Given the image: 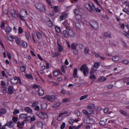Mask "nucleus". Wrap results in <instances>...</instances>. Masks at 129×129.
Segmentation results:
<instances>
[{"instance_id": "nucleus-31", "label": "nucleus", "mask_w": 129, "mask_h": 129, "mask_svg": "<svg viewBox=\"0 0 129 129\" xmlns=\"http://www.w3.org/2000/svg\"><path fill=\"white\" fill-rule=\"evenodd\" d=\"M26 66L24 65L21 66L20 67V70L22 72L25 73L26 72Z\"/></svg>"}, {"instance_id": "nucleus-56", "label": "nucleus", "mask_w": 129, "mask_h": 129, "mask_svg": "<svg viewBox=\"0 0 129 129\" xmlns=\"http://www.w3.org/2000/svg\"><path fill=\"white\" fill-rule=\"evenodd\" d=\"M89 111V114H94V112L93 110V109H87Z\"/></svg>"}, {"instance_id": "nucleus-25", "label": "nucleus", "mask_w": 129, "mask_h": 129, "mask_svg": "<svg viewBox=\"0 0 129 129\" xmlns=\"http://www.w3.org/2000/svg\"><path fill=\"white\" fill-rule=\"evenodd\" d=\"M104 36L106 37L110 38L111 37V33L109 31L105 32L104 33Z\"/></svg>"}, {"instance_id": "nucleus-42", "label": "nucleus", "mask_w": 129, "mask_h": 129, "mask_svg": "<svg viewBox=\"0 0 129 129\" xmlns=\"http://www.w3.org/2000/svg\"><path fill=\"white\" fill-rule=\"evenodd\" d=\"M25 36L26 38V39L27 40H28L29 39V37H30V33L28 32L26 33Z\"/></svg>"}, {"instance_id": "nucleus-17", "label": "nucleus", "mask_w": 129, "mask_h": 129, "mask_svg": "<svg viewBox=\"0 0 129 129\" xmlns=\"http://www.w3.org/2000/svg\"><path fill=\"white\" fill-rule=\"evenodd\" d=\"M53 73V75L55 76H58L59 74L62 75L60 71L59 70H56L54 71Z\"/></svg>"}, {"instance_id": "nucleus-34", "label": "nucleus", "mask_w": 129, "mask_h": 129, "mask_svg": "<svg viewBox=\"0 0 129 129\" xmlns=\"http://www.w3.org/2000/svg\"><path fill=\"white\" fill-rule=\"evenodd\" d=\"M6 113V111L5 109H3L0 111V115L5 114Z\"/></svg>"}, {"instance_id": "nucleus-11", "label": "nucleus", "mask_w": 129, "mask_h": 129, "mask_svg": "<svg viewBox=\"0 0 129 129\" xmlns=\"http://www.w3.org/2000/svg\"><path fill=\"white\" fill-rule=\"evenodd\" d=\"M45 21L48 26L50 27H52L53 26V23L48 17H46L45 18Z\"/></svg>"}, {"instance_id": "nucleus-7", "label": "nucleus", "mask_w": 129, "mask_h": 129, "mask_svg": "<svg viewBox=\"0 0 129 129\" xmlns=\"http://www.w3.org/2000/svg\"><path fill=\"white\" fill-rule=\"evenodd\" d=\"M26 114H20L19 116V118L24 120V121H28L29 120L30 117L27 116Z\"/></svg>"}, {"instance_id": "nucleus-52", "label": "nucleus", "mask_w": 129, "mask_h": 129, "mask_svg": "<svg viewBox=\"0 0 129 129\" xmlns=\"http://www.w3.org/2000/svg\"><path fill=\"white\" fill-rule=\"evenodd\" d=\"M54 9L55 11L56 12H59L58 8L57 6H55L54 7Z\"/></svg>"}, {"instance_id": "nucleus-49", "label": "nucleus", "mask_w": 129, "mask_h": 129, "mask_svg": "<svg viewBox=\"0 0 129 129\" xmlns=\"http://www.w3.org/2000/svg\"><path fill=\"white\" fill-rule=\"evenodd\" d=\"M123 12H125L127 14L129 15V10L126 9L124 8L123 10Z\"/></svg>"}, {"instance_id": "nucleus-60", "label": "nucleus", "mask_w": 129, "mask_h": 129, "mask_svg": "<svg viewBox=\"0 0 129 129\" xmlns=\"http://www.w3.org/2000/svg\"><path fill=\"white\" fill-rule=\"evenodd\" d=\"M2 92L4 93H6V92L7 88L4 87L2 88Z\"/></svg>"}, {"instance_id": "nucleus-38", "label": "nucleus", "mask_w": 129, "mask_h": 129, "mask_svg": "<svg viewBox=\"0 0 129 129\" xmlns=\"http://www.w3.org/2000/svg\"><path fill=\"white\" fill-rule=\"evenodd\" d=\"M69 24L70 23L68 22L67 21V20H65L64 21V22L63 23V24L64 26L66 27V28L67 27H68L67 26H68Z\"/></svg>"}, {"instance_id": "nucleus-48", "label": "nucleus", "mask_w": 129, "mask_h": 129, "mask_svg": "<svg viewBox=\"0 0 129 129\" xmlns=\"http://www.w3.org/2000/svg\"><path fill=\"white\" fill-rule=\"evenodd\" d=\"M19 111L18 110L15 109L13 112V114L14 115H16L17 114H18L19 113Z\"/></svg>"}, {"instance_id": "nucleus-39", "label": "nucleus", "mask_w": 129, "mask_h": 129, "mask_svg": "<svg viewBox=\"0 0 129 129\" xmlns=\"http://www.w3.org/2000/svg\"><path fill=\"white\" fill-rule=\"evenodd\" d=\"M37 124L38 127H42L43 124L42 122L38 121L37 122Z\"/></svg>"}, {"instance_id": "nucleus-26", "label": "nucleus", "mask_w": 129, "mask_h": 129, "mask_svg": "<svg viewBox=\"0 0 129 129\" xmlns=\"http://www.w3.org/2000/svg\"><path fill=\"white\" fill-rule=\"evenodd\" d=\"M12 29L9 26H7L6 28L5 31L7 34H8L11 31Z\"/></svg>"}, {"instance_id": "nucleus-6", "label": "nucleus", "mask_w": 129, "mask_h": 129, "mask_svg": "<svg viewBox=\"0 0 129 129\" xmlns=\"http://www.w3.org/2000/svg\"><path fill=\"white\" fill-rule=\"evenodd\" d=\"M81 71H83L85 76L87 75L88 73V69L85 64L83 65L80 69Z\"/></svg>"}, {"instance_id": "nucleus-64", "label": "nucleus", "mask_w": 129, "mask_h": 129, "mask_svg": "<svg viewBox=\"0 0 129 129\" xmlns=\"http://www.w3.org/2000/svg\"><path fill=\"white\" fill-rule=\"evenodd\" d=\"M36 117L35 116H33L31 117H30V119L31 121H34L36 120Z\"/></svg>"}, {"instance_id": "nucleus-50", "label": "nucleus", "mask_w": 129, "mask_h": 129, "mask_svg": "<svg viewBox=\"0 0 129 129\" xmlns=\"http://www.w3.org/2000/svg\"><path fill=\"white\" fill-rule=\"evenodd\" d=\"M15 39L16 42L17 44H19L20 43V41L18 37H15Z\"/></svg>"}, {"instance_id": "nucleus-3", "label": "nucleus", "mask_w": 129, "mask_h": 129, "mask_svg": "<svg viewBox=\"0 0 129 129\" xmlns=\"http://www.w3.org/2000/svg\"><path fill=\"white\" fill-rule=\"evenodd\" d=\"M85 6L87 9L91 12H94L95 7L93 4L91 2L86 3L85 4Z\"/></svg>"}, {"instance_id": "nucleus-46", "label": "nucleus", "mask_w": 129, "mask_h": 129, "mask_svg": "<svg viewBox=\"0 0 129 129\" xmlns=\"http://www.w3.org/2000/svg\"><path fill=\"white\" fill-rule=\"evenodd\" d=\"M56 119L53 118L52 121L51 122L52 125L54 126H55L56 124Z\"/></svg>"}, {"instance_id": "nucleus-58", "label": "nucleus", "mask_w": 129, "mask_h": 129, "mask_svg": "<svg viewBox=\"0 0 129 129\" xmlns=\"http://www.w3.org/2000/svg\"><path fill=\"white\" fill-rule=\"evenodd\" d=\"M75 26L76 27L78 28H80L81 27V25L79 22H77L75 24Z\"/></svg>"}, {"instance_id": "nucleus-27", "label": "nucleus", "mask_w": 129, "mask_h": 129, "mask_svg": "<svg viewBox=\"0 0 129 129\" xmlns=\"http://www.w3.org/2000/svg\"><path fill=\"white\" fill-rule=\"evenodd\" d=\"M67 112L66 113H60L59 115V116L57 118V120H61L63 119V117L62 115L65 113H67Z\"/></svg>"}, {"instance_id": "nucleus-36", "label": "nucleus", "mask_w": 129, "mask_h": 129, "mask_svg": "<svg viewBox=\"0 0 129 129\" xmlns=\"http://www.w3.org/2000/svg\"><path fill=\"white\" fill-rule=\"evenodd\" d=\"M0 26L3 29H5V23L4 21H2L1 23Z\"/></svg>"}, {"instance_id": "nucleus-57", "label": "nucleus", "mask_w": 129, "mask_h": 129, "mask_svg": "<svg viewBox=\"0 0 129 129\" xmlns=\"http://www.w3.org/2000/svg\"><path fill=\"white\" fill-rule=\"evenodd\" d=\"M122 62H123V63L125 64H127L129 63V61H128L127 60L125 59L122 61Z\"/></svg>"}, {"instance_id": "nucleus-47", "label": "nucleus", "mask_w": 129, "mask_h": 129, "mask_svg": "<svg viewBox=\"0 0 129 129\" xmlns=\"http://www.w3.org/2000/svg\"><path fill=\"white\" fill-rule=\"evenodd\" d=\"M15 38H14L13 36H10L9 37H8V40L11 42H12L13 41L14 39Z\"/></svg>"}, {"instance_id": "nucleus-37", "label": "nucleus", "mask_w": 129, "mask_h": 129, "mask_svg": "<svg viewBox=\"0 0 129 129\" xmlns=\"http://www.w3.org/2000/svg\"><path fill=\"white\" fill-rule=\"evenodd\" d=\"M60 104L59 102L56 103L53 106L54 108H57L59 107L60 106Z\"/></svg>"}, {"instance_id": "nucleus-54", "label": "nucleus", "mask_w": 129, "mask_h": 129, "mask_svg": "<svg viewBox=\"0 0 129 129\" xmlns=\"http://www.w3.org/2000/svg\"><path fill=\"white\" fill-rule=\"evenodd\" d=\"M90 74L91 75L90 76V78L91 79L95 80L96 79L94 75L92 74H91L90 73Z\"/></svg>"}, {"instance_id": "nucleus-15", "label": "nucleus", "mask_w": 129, "mask_h": 129, "mask_svg": "<svg viewBox=\"0 0 129 129\" xmlns=\"http://www.w3.org/2000/svg\"><path fill=\"white\" fill-rule=\"evenodd\" d=\"M55 99V97L54 95H48L47 100L50 102L54 101Z\"/></svg>"}, {"instance_id": "nucleus-12", "label": "nucleus", "mask_w": 129, "mask_h": 129, "mask_svg": "<svg viewBox=\"0 0 129 129\" xmlns=\"http://www.w3.org/2000/svg\"><path fill=\"white\" fill-rule=\"evenodd\" d=\"M20 15H22V17H25L27 16V12L24 9H22L20 10Z\"/></svg>"}, {"instance_id": "nucleus-19", "label": "nucleus", "mask_w": 129, "mask_h": 129, "mask_svg": "<svg viewBox=\"0 0 129 129\" xmlns=\"http://www.w3.org/2000/svg\"><path fill=\"white\" fill-rule=\"evenodd\" d=\"M67 17V14L66 13L62 14L60 17V21H61L65 19Z\"/></svg>"}, {"instance_id": "nucleus-4", "label": "nucleus", "mask_w": 129, "mask_h": 129, "mask_svg": "<svg viewBox=\"0 0 129 129\" xmlns=\"http://www.w3.org/2000/svg\"><path fill=\"white\" fill-rule=\"evenodd\" d=\"M33 87L34 88H38V92L39 95L42 96L44 94V90L43 88L39 87V85H34Z\"/></svg>"}, {"instance_id": "nucleus-20", "label": "nucleus", "mask_w": 129, "mask_h": 129, "mask_svg": "<svg viewBox=\"0 0 129 129\" xmlns=\"http://www.w3.org/2000/svg\"><path fill=\"white\" fill-rule=\"evenodd\" d=\"M57 48L58 49L59 52H61L63 50V46L60 44L59 43H57Z\"/></svg>"}, {"instance_id": "nucleus-53", "label": "nucleus", "mask_w": 129, "mask_h": 129, "mask_svg": "<svg viewBox=\"0 0 129 129\" xmlns=\"http://www.w3.org/2000/svg\"><path fill=\"white\" fill-rule=\"evenodd\" d=\"M22 45L23 47L26 48L27 47V44L26 42H23L22 43Z\"/></svg>"}, {"instance_id": "nucleus-55", "label": "nucleus", "mask_w": 129, "mask_h": 129, "mask_svg": "<svg viewBox=\"0 0 129 129\" xmlns=\"http://www.w3.org/2000/svg\"><path fill=\"white\" fill-rule=\"evenodd\" d=\"M12 119L14 122H16L18 121V118L15 116L13 117L12 118Z\"/></svg>"}, {"instance_id": "nucleus-35", "label": "nucleus", "mask_w": 129, "mask_h": 129, "mask_svg": "<svg viewBox=\"0 0 129 129\" xmlns=\"http://www.w3.org/2000/svg\"><path fill=\"white\" fill-rule=\"evenodd\" d=\"M25 76L27 78L30 79L31 80H33V77L32 76L31 74H26L25 75Z\"/></svg>"}, {"instance_id": "nucleus-9", "label": "nucleus", "mask_w": 129, "mask_h": 129, "mask_svg": "<svg viewBox=\"0 0 129 129\" xmlns=\"http://www.w3.org/2000/svg\"><path fill=\"white\" fill-rule=\"evenodd\" d=\"M100 65L99 62H95L94 63L93 68H92L91 71L90 72V74H93L95 71L98 69V67Z\"/></svg>"}, {"instance_id": "nucleus-44", "label": "nucleus", "mask_w": 129, "mask_h": 129, "mask_svg": "<svg viewBox=\"0 0 129 129\" xmlns=\"http://www.w3.org/2000/svg\"><path fill=\"white\" fill-rule=\"evenodd\" d=\"M55 29L56 31L58 33H60V28L59 27L57 26H55Z\"/></svg>"}, {"instance_id": "nucleus-16", "label": "nucleus", "mask_w": 129, "mask_h": 129, "mask_svg": "<svg viewBox=\"0 0 129 129\" xmlns=\"http://www.w3.org/2000/svg\"><path fill=\"white\" fill-rule=\"evenodd\" d=\"M10 13L13 17L16 18L18 17V15L14 10H11L10 11Z\"/></svg>"}, {"instance_id": "nucleus-51", "label": "nucleus", "mask_w": 129, "mask_h": 129, "mask_svg": "<svg viewBox=\"0 0 129 129\" xmlns=\"http://www.w3.org/2000/svg\"><path fill=\"white\" fill-rule=\"evenodd\" d=\"M106 123V121H104L103 120H101L100 122V124L101 125H105Z\"/></svg>"}, {"instance_id": "nucleus-41", "label": "nucleus", "mask_w": 129, "mask_h": 129, "mask_svg": "<svg viewBox=\"0 0 129 129\" xmlns=\"http://www.w3.org/2000/svg\"><path fill=\"white\" fill-rule=\"evenodd\" d=\"M18 32L19 34H21L22 33L23 31V29L21 27H18Z\"/></svg>"}, {"instance_id": "nucleus-8", "label": "nucleus", "mask_w": 129, "mask_h": 129, "mask_svg": "<svg viewBox=\"0 0 129 129\" xmlns=\"http://www.w3.org/2000/svg\"><path fill=\"white\" fill-rule=\"evenodd\" d=\"M36 114L39 117L42 119L46 118L48 117V115L45 112H41L39 113H36Z\"/></svg>"}, {"instance_id": "nucleus-29", "label": "nucleus", "mask_w": 129, "mask_h": 129, "mask_svg": "<svg viewBox=\"0 0 129 129\" xmlns=\"http://www.w3.org/2000/svg\"><path fill=\"white\" fill-rule=\"evenodd\" d=\"M120 59V57L118 56H114L112 58L113 60L115 61H118Z\"/></svg>"}, {"instance_id": "nucleus-13", "label": "nucleus", "mask_w": 129, "mask_h": 129, "mask_svg": "<svg viewBox=\"0 0 129 129\" xmlns=\"http://www.w3.org/2000/svg\"><path fill=\"white\" fill-rule=\"evenodd\" d=\"M90 24L92 27L94 29H98V25L96 21H92Z\"/></svg>"}, {"instance_id": "nucleus-30", "label": "nucleus", "mask_w": 129, "mask_h": 129, "mask_svg": "<svg viewBox=\"0 0 129 129\" xmlns=\"http://www.w3.org/2000/svg\"><path fill=\"white\" fill-rule=\"evenodd\" d=\"M36 34L39 39H41L42 38V35L41 33L38 31L36 32Z\"/></svg>"}, {"instance_id": "nucleus-24", "label": "nucleus", "mask_w": 129, "mask_h": 129, "mask_svg": "<svg viewBox=\"0 0 129 129\" xmlns=\"http://www.w3.org/2000/svg\"><path fill=\"white\" fill-rule=\"evenodd\" d=\"M107 79L104 76H102L99 78L98 80L99 82H103L105 81Z\"/></svg>"}, {"instance_id": "nucleus-63", "label": "nucleus", "mask_w": 129, "mask_h": 129, "mask_svg": "<svg viewBox=\"0 0 129 129\" xmlns=\"http://www.w3.org/2000/svg\"><path fill=\"white\" fill-rule=\"evenodd\" d=\"M2 74L3 76L5 77L6 78H7L8 76L6 75L4 71H2Z\"/></svg>"}, {"instance_id": "nucleus-1", "label": "nucleus", "mask_w": 129, "mask_h": 129, "mask_svg": "<svg viewBox=\"0 0 129 129\" xmlns=\"http://www.w3.org/2000/svg\"><path fill=\"white\" fill-rule=\"evenodd\" d=\"M35 7L39 11L45 13L46 12L45 5L41 3H37L35 5Z\"/></svg>"}, {"instance_id": "nucleus-61", "label": "nucleus", "mask_w": 129, "mask_h": 129, "mask_svg": "<svg viewBox=\"0 0 129 129\" xmlns=\"http://www.w3.org/2000/svg\"><path fill=\"white\" fill-rule=\"evenodd\" d=\"M65 126V124L64 122H63L62 123L60 126V128L61 129H63Z\"/></svg>"}, {"instance_id": "nucleus-43", "label": "nucleus", "mask_w": 129, "mask_h": 129, "mask_svg": "<svg viewBox=\"0 0 129 129\" xmlns=\"http://www.w3.org/2000/svg\"><path fill=\"white\" fill-rule=\"evenodd\" d=\"M88 96V95H85L83 96H82L80 98V101L82 100H83L86 98H87Z\"/></svg>"}, {"instance_id": "nucleus-22", "label": "nucleus", "mask_w": 129, "mask_h": 129, "mask_svg": "<svg viewBox=\"0 0 129 129\" xmlns=\"http://www.w3.org/2000/svg\"><path fill=\"white\" fill-rule=\"evenodd\" d=\"M77 68H75L74 70L73 74V77L75 78H78V77L77 76Z\"/></svg>"}, {"instance_id": "nucleus-28", "label": "nucleus", "mask_w": 129, "mask_h": 129, "mask_svg": "<svg viewBox=\"0 0 129 129\" xmlns=\"http://www.w3.org/2000/svg\"><path fill=\"white\" fill-rule=\"evenodd\" d=\"M78 45V44L77 43H73L71 45V47L73 49H76L77 46Z\"/></svg>"}, {"instance_id": "nucleus-10", "label": "nucleus", "mask_w": 129, "mask_h": 129, "mask_svg": "<svg viewBox=\"0 0 129 129\" xmlns=\"http://www.w3.org/2000/svg\"><path fill=\"white\" fill-rule=\"evenodd\" d=\"M83 121L86 123L90 124H93L95 122V121L93 119L90 118H84L83 119Z\"/></svg>"}, {"instance_id": "nucleus-23", "label": "nucleus", "mask_w": 129, "mask_h": 129, "mask_svg": "<svg viewBox=\"0 0 129 129\" xmlns=\"http://www.w3.org/2000/svg\"><path fill=\"white\" fill-rule=\"evenodd\" d=\"M24 110L25 112L28 113H31L32 112V110L29 107H26L25 108Z\"/></svg>"}, {"instance_id": "nucleus-32", "label": "nucleus", "mask_w": 129, "mask_h": 129, "mask_svg": "<svg viewBox=\"0 0 129 129\" xmlns=\"http://www.w3.org/2000/svg\"><path fill=\"white\" fill-rule=\"evenodd\" d=\"M62 35L64 36L66 38H68L69 36L67 31L66 30H64L62 32Z\"/></svg>"}, {"instance_id": "nucleus-45", "label": "nucleus", "mask_w": 129, "mask_h": 129, "mask_svg": "<svg viewBox=\"0 0 129 129\" xmlns=\"http://www.w3.org/2000/svg\"><path fill=\"white\" fill-rule=\"evenodd\" d=\"M74 114L78 116L80 115V112L77 110H76L74 111Z\"/></svg>"}, {"instance_id": "nucleus-62", "label": "nucleus", "mask_w": 129, "mask_h": 129, "mask_svg": "<svg viewBox=\"0 0 129 129\" xmlns=\"http://www.w3.org/2000/svg\"><path fill=\"white\" fill-rule=\"evenodd\" d=\"M122 34H123L126 37H128L129 34L127 32L125 31H123L122 32Z\"/></svg>"}, {"instance_id": "nucleus-59", "label": "nucleus", "mask_w": 129, "mask_h": 129, "mask_svg": "<svg viewBox=\"0 0 129 129\" xmlns=\"http://www.w3.org/2000/svg\"><path fill=\"white\" fill-rule=\"evenodd\" d=\"M38 102L37 101H35L32 104V106L33 107H34L36 106H37L38 104Z\"/></svg>"}, {"instance_id": "nucleus-40", "label": "nucleus", "mask_w": 129, "mask_h": 129, "mask_svg": "<svg viewBox=\"0 0 129 129\" xmlns=\"http://www.w3.org/2000/svg\"><path fill=\"white\" fill-rule=\"evenodd\" d=\"M47 104L46 103H45L42 105L41 107L43 109H45L47 108Z\"/></svg>"}, {"instance_id": "nucleus-5", "label": "nucleus", "mask_w": 129, "mask_h": 129, "mask_svg": "<svg viewBox=\"0 0 129 129\" xmlns=\"http://www.w3.org/2000/svg\"><path fill=\"white\" fill-rule=\"evenodd\" d=\"M11 82L14 84H16L18 83H21L20 78L18 77H15L11 79Z\"/></svg>"}, {"instance_id": "nucleus-14", "label": "nucleus", "mask_w": 129, "mask_h": 129, "mask_svg": "<svg viewBox=\"0 0 129 129\" xmlns=\"http://www.w3.org/2000/svg\"><path fill=\"white\" fill-rule=\"evenodd\" d=\"M67 29L68 31L69 34L70 36L72 37L74 35V32L72 29L70 28L69 27H67Z\"/></svg>"}, {"instance_id": "nucleus-33", "label": "nucleus", "mask_w": 129, "mask_h": 129, "mask_svg": "<svg viewBox=\"0 0 129 129\" xmlns=\"http://www.w3.org/2000/svg\"><path fill=\"white\" fill-rule=\"evenodd\" d=\"M75 18L76 20H79L81 19L82 16L80 14H78L76 15Z\"/></svg>"}, {"instance_id": "nucleus-18", "label": "nucleus", "mask_w": 129, "mask_h": 129, "mask_svg": "<svg viewBox=\"0 0 129 129\" xmlns=\"http://www.w3.org/2000/svg\"><path fill=\"white\" fill-rule=\"evenodd\" d=\"M13 86H12L11 85H9L8 88V92L10 94H12L13 92L14 91L13 90Z\"/></svg>"}, {"instance_id": "nucleus-21", "label": "nucleus", "mask_w": 129, "mask_h": 129, "mask_svg": "<svg viewBox=\"0 0 129 129\" xmlns=\"http://www.w3.org/2000/svg\"><path fill=\"white\" fill-rule=\"evenodd\" d=\"M94 105L91 103H89L87 106V109H93L95 108Z\"/></svg>"}, {"instance_id": "nucleus-2", "label": "nucleus", "mask_w": 129, "mask_h": 129, "mask_svg": "<svg viewBox=\"0 0 129 129\" xmlns=\"http://www.w3.org/2000/svg\"><path fill=\"white\" fill-rule=\"evenodd\" d=\"M85 6L87 9L91 12H94L95 7L93 4L91 2L86 3L85 4Z\"/></svg>"}]
</instances>
